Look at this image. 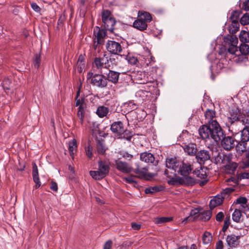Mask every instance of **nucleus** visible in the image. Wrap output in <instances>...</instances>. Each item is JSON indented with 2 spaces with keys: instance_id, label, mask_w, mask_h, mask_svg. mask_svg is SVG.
<instances>
[{
  "instance_id": "obj_45",
  "label": "nucleus",
  "mask_w": 249,
  "mask_h": 249,
  "mask_svg": "<svg viewBox=\"0 0 249 249\" xmlns=\"http://www.w3.org/2000/svg\"><path fill=\"white\" fill-rule=\"evenodd\" d=\"M230 224V216H227L224 220V225L222 230L224 231H226L228 228Z\"/></svg>"
},
{
  "instance_id": "obj_15",
  "label": "nucleus",
  "mask_w": 249,
  "mask_h": 249,
  "mask_svg": "<svg viewBox=\"0 0 249 249\" xmlns=\"http://www.w3.org/2000/svg\"><path fill=\"white\" fill-rule=\"evenodd\" d=\"M111 130L119 136L124 131L123 123L120 121L113 123L111 125Z\"/></svg>"
},
{
  "instance_id": "obj_56",
  "label": "nucleus",
  "mask_w": 249,
  "mask_h": 249,
  "mask_svg": "<svg viewBox=\"0 0 249 249\" xmlns=\"http://www.w3.org/2000/svg\"><path fill=\"white\" fill-rule=\"evenodd\" d=\"M196 210H194V211H192L191 212V213H190V216H188V217L185 218L184 219V220L183 221V222H184L185 223H186L188 221H190V220H191L192 219V215H195L197 213V212H196Z\"/></svg>"
},
{
  "instance_id": "obj_23",
  "label": "nucleus",
  "mask_w": 249,
  "mask_h": 249,
  "mask_svg": "<svg viewBox=\"0 0 249 249\" xmlns=\"http://www.w3.org/2000/svg\"><path fill=\"white\" fill-rule=\"evenodd\" d=\"M228 159V157L227 155L218 154L215 158V160L216 164L225 166L227 165V162L226 161Z\"/></svg>"
},
{
  "instance_id": "obj_35",
  "label": "nucleus",
  "mask_w": 249,
  "mask_h": 249,
  "mask_svg": "<svg viewBox=\"0 0 249 249\" xmlns=\"http://www.w3.org/2000/svg\"><path fill=\"white\" fill-rule=\"evenodd\" d=\"M239 51L242 54L246 56L249 53V46L245 43L242 44L239 47Z\"/></svg>"
},
{
  "instance_id": "obj_39",
  "label": "nucleus",
  "mask_w": 249,
  "mask_h": 249,
  "mask_svg": "<svg viewBox=\"0 0 249 249\" xmlns=\"http://www.w3.org/2000/svg\"><path fill=\"white\" fill-rule=\"evenodd\" d=\"M97 151L99 153L104 154L106 150V148L103 142L99 141L97 142Z\"/></svg>"
},
{
  "instance_id": "obj_25",
  "label": "nucleus",
  "mask_w": 249,
  "mask_h": 249,
  "mask_svg": "<svg viewBox=\"0 0 249 249\" xmlns=\"http://www.w3.org/2000/svg\"><path fill=\"white\" fill-rule=\"evenodd\" d=\"M108 108L105 106L99 107L96 110V114L100 118L106 116L108 113Z\"/></svg>"
},
{
  "instance_id": "obj_46",
  "label": "nucleus",
  "mask_w": 249,
  "mask_h": 249,
  "mask_svg": "<svg viewBox=\"0 0 249 249\" xmlns=\"http://www.w3.org/2000/svg\"><path fill=\"white\" fill-rule=\"evenodd\" d=\"M237 44H234L231 45H230L228 49L229 52L232 54H235V53L237 51Z\"/></svg>"
},
{
  "instance_id": "obj_44",
  "label": "nucleus",
  "mask_w": 249,
  "mask_h": 249,
  "mask_svg": "<svg viewBox=\"0 0 249 249\" xmlns=\"http://www.w3.org/2000/svg\"><path fill=\"white\" fill-rule=\"evenodd\" d=\"M80 93L79 90L77 91V96L75 98L76 100V106L79 107H83V104L84 102V99L81 98V99H78V95Z\"/></svg>"
},
{
  "instance_id": "obj_48",
  "label": "nucleus",
  "mask_w": 249,
  "mask_h": 249,
  "mask_svg": "<svg viewBox=\"0 0 249 249\" xmlns=\"http://www.w3.org/2000/svg\"><path fill=\"white\" fill-rule=\"evenodd\" d=\"M86 153L89 158L90 159L92 156V148L89 145L86 148Z\"/></svg>"
},
{
  "instance_id": "obj_14",
  "label": "nucleus",
  "mask_w": 249,
  "mask_h": 249,
  "mask_svg": "<svg viewBox=\"0 0 249 249\" xmlns=\"http://www.w3.org/2000/svg\"><path fill=\"white\" fill-rule=\"evenodd\" d=\"M210 155L209 151L202 150L199 151L196 156V158L199 163L204 162L210 159Z\"/></svg>"
},
{
  "instance_id": "obj_22",
  "label": "nucleus",
  "mask_w": 249,
  "mask_h": 249,
  "mask_svg": "<svg viewBox=\"0 0 249 249\" xmlns=\"http://www.w3.org/2000/svg\"><path fill=\"white\" fill-rule=\"evenodd\" d=\"M141 160L145 162L152 163L154 161V157L153 155L150 153H143L141 155Z\"/></svg>"
},
{
  "instance_id": "obj_6",
  "label": "nucleus",
  "mask_w": 249,
  "mask_h": 249,
  "mask_svg": "<svg viewBox=\"0 0 249 249\" xmlns=\"http://www.w3.org/2000/svg\"><path fill=\"white\" fill-rule=\"evenodd\" d=\"M238 17L239 14L237 11H234L232 12L230 17L232 22L228 28V30L230 33L235 34L238 31L239 28V24L237 21Z\"/></svg>"
},
{
  "instance_id": "obj_34",
  "label": "nucleus",
  "mask_w": 249,
  "mask_h": 249,
  "mask_svg": "<svg viewBox=\"0 0 249 249\" xmlns=\"http://www.w3.org/2000/svg\"><path fill=\"white\" fill-rule=\"evenodd\" d=\"M233 60L236 63H240L243 62H245L247 60L246 56L241 54L238 55H235L232 57Z\"/></svg>"
},
{
  "instance_id": "obj_38",
  "label": "nucleus",
  "mask_w": 249,
  "mask_h": 249,
  "mask_svg": "<svg viewBox=\"0 0 249 249\" xmlns=\"http://www.w3.org/2000/svg\"><path fill=\"white\" fill-rule=\"evenodd\" d=\"M94 63L98 69H101L105 64V59L104 58H96L94 60Z\"/></svg>"
},
{
  "instance_id": "obj_5",
  "label": "nucleus",
  "mask_w": 249,
  "mask_h": 249,
  "mask_svg": "<svg viewBox=\"0 0 249 249\" xmlns=\"http://www.w3.org/2000/svg\"><path fill=\"white\" fill-rule=\"evenodd\" d=\"M102 21L107 30L111 32L114 30V26L116 23L114 18L108 10L103 11L102 14Z\"/></svg>"
},
{
  "instance_id": "obj_1",
  "label": "nucleus",
  "mask_w": 249,
  "mask_h": 249,
  "mask_svg": "<svg viewBox=\"0 0 249 249\" xmlns=\"http://www.w3.org/2000/svg\"><path fill=\"white\" fill-rule=\"evenodd\" d=\"M202 125L198 130L199 134L202 139L207 140L213 139L217 142L223 137V132L217 122H213L210 124Z\"/></svg>"
},
{
  "instance_id": "obj_13",
  "label": "nucleus",
  "mask_w": 249,
  "mask_h": 249,
  "mask_svg": "<svg viewBox=\"0 0 249 249\" xmlns=\"http://www.w3.org/2000/svg\"><path fill=\"white\" fill-rule=\"evenodd\" d=\"M135 173L137 175L138 178L146 180H149L154 176V174L148 173L145 168H143L142 170L137 169L135 170Z\"/></svg>"
},
{
  "instance_id": "obj_43",
  "label": "nucleus",
  "mask_w": 249,
  "mask_h": 249,
  "mask_svg": "<svg viewBox=\"0 0 249 249\" xmlns=\"http://www.w3.org/2000/svg\"><path fill=\"white\" fill-rule=\"evenodd\" d=\"M11 81L8 78H5L2 82V87L5 90H9L11 87Z\"/></svg>"
},
{
  "instance_id": "obj_10",
  "label": "nucleus",
  "mask_w": 249,
  "mask_h": 249,
  "mask_svg": "<svg viewBox=\"0 0 249 249\" xmlns=\"http://www.w3.org/2000/svg\"><path fill=\"white\" fill-rule=\"evenodd\" d=\"M93 34L95 37L94 40L96 41L97 44H102L104 42V38L106 36L105 30H101L96 26L94 29Z\"/></svg>"
},
{
  "instance_id": "obj_27",
  "label": "nucleus",
  "mask_w": 249,
  "mask_h": 249,
  "mask_svg": "<svg viewBox=\"0 0 249 249\" xmlns=\"http://www.w3.org/2000/svg\"><path fill=\"white\" fill-rule=\"evenodd\" d=\"M85 63H84V57L82 55H80L79 56L76 68H77V71L80 72H82L84 68H85Z\"/></svg>"
},
{
  "instance_id": "obj_58",
  "label": "nucleus",
  "mask_w": 249,
  "mask_h": 249,
  "mask_svg": "<svg viewBox=\"0 0 249 249\" xmlns=\"http://www.w3.org/2000/svg\"><path fill=\"white\" fill-rule=\"evenodd\" d=\"M131 227H132V228L133 229V230L137 231L141 229V224H139V223H132Z\"/></svg>"
},
{
  "instance_id": "obj_8",
  "label": "nucleus",
  "mask_w": 249,
  "mask_h": 249,
  "mask_svg": "<svg viewBox=\"0 0 249 249\" xmlns=\"http://www.w3.org/2000/svg\"><path fill=\"white\" fill-rule=\"evenodd\" d=\"M107 50L113 54H118L122 51L120 44L113 40H109L106 44Z\"/></svg>"
},
{
  "instance_id": "obj_59",
  "label": "nucleus",
  "mask_w": 249,
  "mask_h": 249,
  "mask_svg": "<svg viewBox=\"0 0 249 249\" xmlns=\"http://www.w3.org/2000/svg\"><path fill=\"white\" fill-rule=\"evenodd\" d=\"M50 188L55 192H57L58 190L57 184L55 182H52L50 186Z\"/></svg>"
},
{
  "instance_id": "obj_12",
  "label": "nucleus",
  "mask_w": 249,
  "mask_h": 249,
  "mask_svg": "<svg viewBox=\"0 0 249 249\" xmlns=\"http://www.w3.org/2000/svg\"><path fill=\"white\" fill-rule=\"evenodd\" d=\"M220 141H221L222 146L226 150H230L234 146V141L233 139L229 136L223 137Z\"/></svg>"
},
{
  "instance_id": "obj_16",
  "label": "nucleus",
  "mask_w": 249,
  "mask_h": 249,
  "mask_svg": "<svg viewBox=\"0 0 249 249\" xmlns=\"http://www.w3.org/2000/svg\"><path fill=\"white\" fill-rule=\"evenodd\" d=\"M206 124H210L213 122H217L214 118L215 117V112L212 109H207L205 113Z\"/></svg>"
},
{
  "instance_id": "obj_52",
  "label": "nucleus",
  "mask_w": 249,
  "mask_h": 249,
  "mask_svg": "<svg viewBox=\"0 0 249 249\" xmlns=\"http://www.w3.org/2000/svg\"><path fill=\"white\" fill-rule=\"evenodd\" d=\"M247 199L246 197H241L236 199V203L240 204V205H243V204L247 203Z\"/></svg>"
},
{
  "instance_id": "obj_54",
  "label": "nucleus",
  "mask_w": 249,
  "mask_h": 249,
  "mask_svg": "<svg viewBox=\"0 0 249 249\" xmlns=\"http://www.w3.org/2000/svg\"><path fill=\"white\" fill-rule=\"evenodd\" d=\"M135 177L133 176H130L124 178V179L128 183H135L136 181L134 179Z\"/></svg>"
},
{
  "instance_id": "obj_24",
  "label": "nucleus",
  "mask_w": 249,
  "mask_h": 249,
  "mask_svg": "<svg viewBox=\"0 0 249 249\" xmlns=\"http://www.w3.org/2000/svg\"><path fill=\"white\" fill-rule=\"evenodd\" d=\"M77 142L75 139H73L69 144V150L71 156L73 158L77 149Z\"/></svg>"
},
{
  "instance_id": "obj_49",
  "label": "nucleus",
  "mask_w": 249,
  "mask_h": 249,
  "mask_svg": "<svg viewBox=\"0 0 249 249\" xmlns=\"http://www.w3.org/2000/svg\"><path fill=\"white\" fill-rule=\"evenodd\" d=\"M40 63V56L39 54H36L35 59L34 60V65L36 68H38L39 66Z\"/></svg>"
},
{
  "instance_id": "obj_31",
  "label": "nucleus",
  "mask_w": 249,
  "mask_h": 249,
  "mask_svg": "<svg viewBox=\"0 0 249 249\" xmlns=\"http://www.w3.org/2000/svg\"><path fill=\"white\" fill-rule=\"evenodd\" d=\"M239 110L236 107H234L230 110V118L234 121L239 119Z\"/></svg>"
},
{
  "instance_id": "obj_18",
  "label": "nucleus",
  "mask_w": 249,
  "mask_h": 249,
  "mask_svg": "<svg viewBox=\"0 0 249 249\" xmlns=\"http://www.w3.org/2000/svg\"><path fill=\"white\" fill-rule=\"evenodd\" d=\"M224 42L227 45H231L232 44H238V38L236 36H231L228 35L223 38Z\"/></svg>"
},
{
  "instance_id": "obj_57",
  "label": "nucleus",
  "mask_w": 249,
  "mask_h": 249,
  "mask_svg": "<svg viewBox=\"0 0 249 249\" xmlns=\"http://www.w3.org/2000/svg\"><path fill=\"white\" fill-rule=\"evenodd\" d=\"M112 244V242L111 240H108L105 243L103 249H110Z\"/></svg>"
},
{
  "instance_id": "obj_61",
  "label": "nucleus",
  "mask_w": 249,
  "mask_h": 249,
  "mask_svg": "<svg viewBox=\"0 0 249 249\" xmlns=\"http://www.w3.org/2000/svg\"><path fill=\"white\" fill-rule=\"evenodd\" d=\"M243 8L245 11L249 10V0H247L243 3Z\"/></svg>"
},
{
  "instance_id": "obj_55",
  "label": "nucleus",
  "mask_w": 249,
  "mask_h": 249,
  "mask_svg": "<svg viewBox=\"0 0 249 249\" xmlns=\"http://www.w3.org/2000/svg\"><path fill=\"white\" fill-rule=\"evenodd\" d=\"M224 213L223 212H219L216 215V221H218V222H221L222 221L223 217H224Z\"/></svg>"
},
{
  "instance_id": "obj_20",
  "label": "nucleus",
  "mask_w": 249,
  "mask_h": 249,
  "mask_svg": "<svg viewBox=\"0 0 249 249\" xmlns=\"http://www.w3.org/2000/svg\"><path fill=\"white\" fill-rule=\"evenodd\" d=\"M138 17L144 21L145 23L150 22L152 19L151 15L149 13L144 11H139Z\"/></svg>"
},
{
  "instance_id": "obj_3",
  "label": "nucleus",
  "mask_w": 249,
  "mask_h": 249,
  "mask_svg": "<svg viewBox=\"0 0 249 249\" xmlns=\"http://www.w3.org/2000/svg\"><path fill=\"white\" fill-rule=\"evenodd\" d=\"M98 168L97 171H90L89 174L96 180H100L105 178L108 173L109 167L108 165L100 160L98 161Z\"/></svg>"
},
{
  "instance_id": "obj_21",
  "label": "nucleus",
  "mask_w": 249,
  "mask_h": 249,
  "mask_svg": "<svg viewBox=\"0 0 249 249\" xmlns=\"http://www.w3.org/2000/svg\"><path fill=\"white\" fill-rule=\"evenodd\" d=\"M223 198L221 196H216L214 197L210 202V207L211 209L222 204Z\"/></svg>"
},
{
  "instance_id": "obj_64",
  "label": "nucleus",
  "mask_w": 249,
  "mask_h": 249,
  "mask_svg": "<svg viewBox=\"0 0 249 249\" xmlns=\"http://www.w3.org/2000/svg\"><path fill=\"white\" fill-rule=\"evenodd\" d=\"M244 226L249 229V217H247L244 220Z\"/></svg>"
},
{
  "instance_id": "obj_32",
  "label": "nucleus",
  "mask_w": 249,
  "mask_h": 249,
  "mask_svg": "<svg viewBox=\"0 0 249 249\" xmlns=\"http://www.w3.org/2000/svg\"><path fill=\"white\" fill-rule=\"evenodd\" d=\"M242 213L240 209H235L232 214V218L235 222H239L241 218Z\"/></svg>"
},
{
  "instance_id": "obj_41",
  "label": "nucleus",
  "mask_w": 249,
  "mask_h": 249,
  "mask_svg": "<svg viewBox=\"0 0 249 249\" xmlns=\"http://www.w3.org/2000/svg\"><path fill=\"white\" fill-rule=\"evenodd\" d=\"M144 191L146 194H153L159 191V189L157 186L149 187L146 188Z\"/></svg>"
},
{
  "instance_id": "obj_63",
  "label": "nucleus",
  "mask_w": 249,
  "mask_h": 249,
  "mask_svg": "<svg viewBox=\"0 0 249 249\" xmlns=\"http://www.w3.org/2000/svg\"><path fill=\"white\" fill-rule=\"evenodd\" d=\"M223 249V242L221 240H219L216 243V249Z\"/></svg>"
},
{
  "instance_id": "obj_40",
  "label": "nucleus",
  "mask_w": 249,
  "mask_h": 249,
  "mask_svg": "<svg viewBox=\"0 0 249 249\" xmlns=\"http://www.w3.org/2000/svg\"><path fill=\"white\" fill-rule=\"evenodd\" d=\"M240 23L243 25L249 24V13H246L241 17Z\"/></svg>"
},
{
  "instance_id": "obj_29",
  "label": "nucleus",
  "mask_w": 249,
  "mask_h": 249,
  "mask_svg": "<svg viewBox=\"0 0 249 249\" xmlns=\"http://www.w3.org/2000/svg\"><path fill=\"white\" fill-rule=\"evenodd\" d=\"M119 76V73L117 72L110 71L107 77L109 81L116 83L118 82Z\"/></svg>"
},
{
  "instance_id": "obj_33",
  "label": "nucleus",
  "mask_w": 249,
  "mask_h": 249,
  "mask_svg": "<svg viewBox=\"0 0 249 249\" xmlns=\"http://www.w3.org/2000/svg\"><path fill=\"white\" fill-rule=\"evenodd\" d=\"M200 218L202 220H209L212 216V213L210 211H205L199 214Z\"/></svg>"
},
{
  "instance_id": "obj_47",
  "label": "nucleus",
  "mask_w": 249,
  "mask_h": 249,
  "mask_svg": "<svg viewBox=\"0 0 249 249\" xmlns=\"http://www.w3.org/2000/svg\"><path fill=\"white\" fill-rule=\"evenodd\" d=\"M77 116L80 119L81 123H83L84 118V108L83 107H79L77 112Z\"/></svg>"
},
{
  "instance_id": "obj_42",
  "label": "nucleus",
  "mask_w": 249,
  "mask_h": 249,
  "mask_svg": "<svg viewBox=\"0 0 249 249\" xmlns=\"http://www.w3.org/2000/svg\"><path fill=\"white\" fill-rule=\"evenodd\" d=\"M132 136V135L129 131L125 130L123 131V132H122L121 135H120L119 137L121 138H124L127 140H129L131 138Z\"/></svg>"
},
{
  "instance_id": "obj_9",
  "label": "nucleus",
  "mask_w": 249,
  "mask_h": 249,
  "mask_svg": "<svg viewBox=\"0 0 249 249\" xmlns=\"http://www.w3.org/2000/svg\"><path fill=\"white\" fill-rule=\"evenodd\" d=\"M240 236H236L233 234H231L227 236L226 242L230 248H236L240 244Z\"/></svg>"
},
{
  "instance_id": "obj_37",
  "label": "nucleus",
  "mask_w": 249,
  "mask_h": 249,
  "mask_svg": "<svg viewBox=\"0 0 249 249\" xmlns=\"http://www.w3.org/2000/svg\"><path fill=\"white\" fill-rule=\"evenodd\" d=\"M183 180V183L186 185H193L195 183V179L188 175L184 176Z\"/></svg>"
},
{
  "instance_id": "obj_17",
  "label": "nucleus",
  "mask_w": 249,
  "mask_h": 249,
  "mask_svg": "<svg viewBox=\"0 0 249 249\" xmlns=\"http://www.w3.org/2000/svg\"><path fill=\"white\" fill-rule=\"evenodd\" d=\"M133 27L140 31H144L146 29L147 24L138 17V19L133 22Z\"/></svg>"
},
{
  "instance_id": "obj_7",
  "label": "nucleus",
  "mask_w": 249,
  "mask_h": 249,
  "mask_svg": "<svg viewBox=\"0 0 249 249\" xmlns=\"http://www.w3.org/2000/svg\"><path fill=\"white\" fill-rule=\"evenodd\" d=\"M194 175L197 178L196 180L199 182L200 186H203L207 181V175L205 169L200 168L193 172Z\"/></svg>"
},
{
  "instance_id": "obj_2",
  "label": "nucleus",
  "mask_w": 249,
  "mask_h": 249,
  "mask_svg": "<svg viewBox=\"0 0 249 249\" xmlns=\"http://www.w3.org/2000/svg\"><path fill=\"white\" fill-rule=\"evenodd\" d=\"M166 166L183 176L188 175L192 170L190 164L178 160L176 158L168 159L166 160Z\"/></svg>"
},
{
  "instance_id": "obj_53",
  "label": "nucleus",
  "mask_w": 249,
  "mask_h": 249,
  "mask_svg": "<svg viewBox=\"0 0 249 249\" xmlns=\"http://www.w3.org/2000/svg\"><path fill=\"white\" fill-rule=\"evenodd\" d=\"M128 62L130 64L135 65L138 62V59L135 56H130L128 58Z\"/></svg>"
},
{
  "instance_id": "obj_36",
  "label": "nucleus",
  "mask_w": 249,
  "mask_h": 249,
  "mask_svg": "<svg viewBox=\"0 0 249 249\" xmlns=\"http://www.w3.org/2000/svg\"><path fill=\"white\" fill-rule=\"evenodd\" d=\"M212 240V236L209 232H205L202 237L203 243L204 244H209Z\"/></svg>"
},
{
  "instance_id": "obj_26",
  "label": "nucleus",
  "mask_w": 249,
  "mask_h": 249,
  "mask_svg": "<svg viewBox=\"0 0 249 249\" xmlns=\"http://www.w3.org/2000/svg\"><path fill=\"white\" fill-rule=\"evenodd\" d=\"M241 141L246 142L249 141V127H245L241 131Z\"/></svg>"
},
{
  "instance_id": "obj_30",
  "label": "nucleus",
  "mask_w": 249,
  "mask_h": 249,
  "mask_svg": "<svg viewBox=\"0 0 249 249\" xmlns=\"http://www.w3.org/2000/svg\"><path fill=\"white\" fill-rule=\"evenodd\" d=\"M172 220V217H161L155 218L154 222L155 224L158 225L162 224L163 223L170 222Z\"/></svg>"
},
{
  "instance_id": "obj_60",
  "label": "nucleus",
  "mask_w": 249,
  "mask_h": 249,
  "mask_svg": "<svg viewBox=\"0 0 249 249\" xmlns=\"http://www.w3.org/2000/svg\"><path fill=\"white\" fill-rule=\"evenodd\" d=\"M38 169L37 165L35 163H34L33 166V176L34 175H38Z\"/></svg>"
},
{
  "instance_id": "obj_11",
  "label": "nucleus",
  "mask_w": 249,
  "mask_h": 249,
  "mask_svg": "<svg viewBox=\"0 0 249 249\" xmlns=\"http://www.w3.org/2000/svg\"><path fill=\"white\" fill-rule=\"evenodd\" d=\"M116 166L118 170L124 173H129L132 170V168L127 163L119 160H116Z\"/></svg>"
},
{
  "instance_id": "obj_62",
  "label": "nucleus",
  "mask_w": 249,
  "mask_h": 249,
  "mask_svg": "<svg viewBox=\"0 0 249 249\" xmlns=\"http://www.w3.org/2000/svg\"><path fill=\"white\" fill-rule=\"evenodd\" d=\"M31 7L36 12H38L40 10L39 7L36 3H32Z\"/></svg>"
},
{
  "instance_id": "obj_50",
  "label": "nucleus",
  "mask_w": 249,
  "mask_h": 249,
  "mask_svg": "<svg viewBox=\"0 0 249 249\" xmlns=\"http://www.w3.org/2000/svg\"><path fill=\"white\" fill-rule=\"evenodd\" d=\"M239 209L240 211H243L244 213L249 212V204L247 205V204H243V205H240L239 207Z\"/></svg>"
},
{
  "instance_id": "obj_28",
  "label": "nucleus",
  "mask_w": 249,
  "mask_h": 249,
  "mask_svg": "<svg viewBox=\"0 0 249 249\" xmlns=\"http://www.w3.org/2000/svg\"><path fill=\"white\" fill-rule=\"evenodd\" d=\"M239 38L240 41L242 42H249V32L245 30L241 31L239 35Z\"/></svg>"
},
{
  "instance_id": "obj_19",
  "label": "nucleus",
  "mask_w": 249,
  "mask_h": 249,
  "mask_svg": "<svg viewBox=\"0 0 249 249\" xmlns=\"http://www.w3.org/2000/svg\"><path fill=\"white\" fill-rule=\"evenodd\" d=\"M184 151L190 155H194L196 152V144L194 143H189L185 144L183 147Z\"/></svg>"
},
{
  "instance_id": "obj_4",
  "label": "nucleus",
  "mask_w": 249,
  "mask_h": 249,
  "mask_svg": "<svg viewBox=\"0 0 249 249\" xmlns=\"http://www.w3.org/2000/svg\"><path fill=\"white\" fill-rule=\"evenodd\" d=\"M87 81L92 84L93 86L99 87L104 88L107 85V81L102 74H95L93 75V73L89 72L87 74Z\"/></svg>"
},
{
  "instance_id": "obj_51",
  "label": "nucleus",
  "mask_w": 249,
  "mask_h": 249,
  "mask_svg": "<svg viewBox=\"0 0 249 249\" xmlns=\"http://www.w3.org/2000/svg\"><path fill=\"white\" fill-rule=\"evenodd\" d=\"M33 177L34 181L36 183V188H38L41 185L39 178L38 177V175H34V176H33Z\"/></svg>"
}]
</instances>
